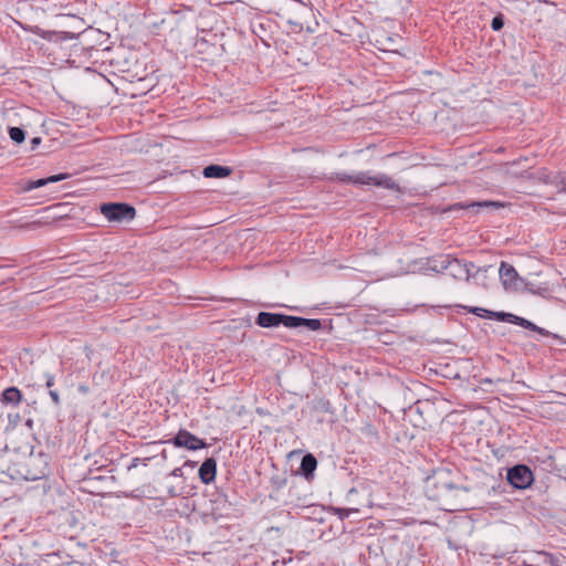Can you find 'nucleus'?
<instances>
[{
	"mask_svg": "<svg viewBox=\"0 0 566 566\" xmlns=\"http://www.w3.org/2000/svg\"><path fill=\"white\" fill-rule=\"evenodd\" d=\"M7 471L12 480H41L49 474V459L42 450H34L20 457H10Z\"/></svg>",
	"mask_w": 566,
	"mask_h": 566,
	"instance_id": "f257e3e1",
	"label": "nucleus"
},
{
	"mask_svg": "<svg viewBox=\"0 0 566 566\" xmlns=\"http://www.w3.org/2000/svg\"><path fill=\"white\" fill-rule=\"evenodd\" d=\"M32 427H7L6 449L10 457H20L36 450Z\"/></svg>",
	"mask_w": 566,
	"mask_h": 566,
	"instance_id": "f03ea898",
	"label": "nucleus"
},
{
	"mask_svg": "<svg viewBox=\"0 0 566 566\" xmlns=\"http://www.w3.org/2000/svg\"><path fill=\"white\" fill-rule=\"evenodd\" d=\"M342 180H346L353 184H360V185H375L378 187H382L386 189H398V186L396 182L387 175H375L371 176L366 172H359L355 176H346L344 175L342 177Z\"/></svg>",
	"mask_w": 566,
	"mask_h": 566,
	"instance_id": "7ed1b4c3",
	"label": "nucleus"
},
{
	"mask_svg": "<svg viewBox=\"0 0 566 566\" xmlns=\"http://www.w3.org/2000/svg\"><path fill=\"white\" fill-rule=\"evenodd\" d=\"M101 212L108 221L132 220L135 217V209L125 203L103 205Z\"/></svg>",
	"mask_w": 566,
	"mask_h": 566,
	"instance_id": "20e7f679",
	"label": "nucleus"
},
{
	"mask_svg": "<svg viewBox=\"0 0 566 566\" xmlns=\"http://www.w3.org/2000/svg\"><path fill=\"white\" fill-rule=\"evenodd\" d=\"M506 479L513 488L523 490L532 484L534 476L528 467L518 464L507 470Z\"/></svg>",
	"mask_w": 566,
	"mask_h": 566,
	"instance_id": "39448f33",
	"label": "nucleus"
},
{
	"mask_svg": "<svg viewBox=\"0 0 566 566\" xmlns=\"http://www.w3.org/2000/svg\"><path fill=\"white\" fill-rule=\"evenodd\" d=\"M501 282L506 291H518L522 289L523 280L513 265L502 262L499 270Z\"/></svg>",
	"mask_w": 566,
	"mask_h": 566,
	"instance_id": "423d86ee",
	"label": "nucleus"
},
{
	"mask_svg": "<svg viewBox=\"0 0 566 566\" xmlns=\"http://www.w3.org/2000/svg\"><path fill=\"white\" fill-rule=\"evenodd\" d=\"M442 269L448 271L449 275L459 280H469L471 276V268L473 264L464 263L458 259H449L448 256L442 260Z\"/></svg>",
	"mask_w": 566,
	"mask_h": 566,
	"instance_id": "0eeeda50",
	"label": "nucleus"
},
{
	"mask_svg": "<svg viewBox=\"0 0 566 566\" xmlns=\"http://www.w3.org/2000/svg\"><path fill=\"white\" fill-rule=\"evenodd\" d=\"M282 325L289 328L306 327L310 331H318L322 323L316 318H303L282 314Z\"/></svg>",
	"mask_w": 566,
	"mask_h": 566,
	"instance_id": "6e6552de",
	"label": "nucleus"
},
{
	"mask_svg": "<svg viewBox=\"0 0 566 566\" xmlns=\"http://www.w3.org/2000/svg\"><path fill=\"white\" fill-rule=\"evenodd\" d=\"M174 444L177 447H185L189 450H198L207 446L202 439L197 438L186 430H180L178 432V434L174 438Z\"/></svg>",
	"mask_w": 566,
	"mask_h": 566,
	"instance_id": "1a4fd4ad",
	"label": "nucleus"
},
{
	"mask_svg": "<svg viewBox=\"0 0 566 566\" xmlns=\"http://www.w3.org/2000/svg\"><path fill=\"white\" fill-rule=\"evenodd\" d=\"M199 478L202 483L209 484L216 479L217 462L213 458L206 459L199 468Z\"/></svg>",
	"mask_w": 566,
	"mask_h": 566,
	"instance_id": "9d476101",
	"label": "nucleus"
},
{
	"mask_svg": "<svg viewBox=\"0 0 566 566\" xmlns=\"http://www.w3.org/2000/svg\"><path fill=\"white\" fill-rule=\"evenodd\" d=\"M493 315H496L497 321L510 322V323H513V324H516V325H520L522 327L530 328L533 331H541V328H538L532 322H530L523 317L516 316L514 314H511V313L501 312V313H493Z\"/></svg>",
	"mask_w": 566,
	"mask_h": 566,
	"instance_id": "9b49d317",
	"label": "nucleus"
},
{
	"mask_svg": "<svg viewBox=\"0 0 566 566\" xmlns=\"http://www.w3.org/2000/svg\"><path fill=\"white\" fill-rule=\"evenodd\" d=\"M256 323L261 327H276L282 323V314L261 312L258 315Z\"/></svg>",
	"mask_w": 566,
	"mask_h": 566,
	"instance_id": "f8f14e48",
	"label": "nucleus"
},
{
	"mask_svg": "<svg viewBox=\"0 0 566 566\" xmlns=\"http://www.w3.org/2000/svg\"><path fill=\"white\" fill-rule=\"evenodd\" d=\"M66 178H67L66 174H59V175H53V176H50V177L43 178V179L31 180L24 187V190L25 191H31L33 189L41 188V187H43V186H45L48 184L57 182V181L64 180Z\"/></svg>",
	"mask_w": 566,
	"mask_h": 566,
	"instance_id": "ddd939ff",
	"label": "nucleus"
},
{
	"mask_svg": "<svg viewBox=\"0 0 566 566\" xmlns=\"http://www.w3.org/2000/svg\"><path fill=\"white\" fill-rule=\"evenodd\" d=\"M317 467V460L312 453H307L301 461V471L306 479L313 476L314 471Z\"/></svg>",
	"mask_w": 566,
	"mask_h": 566,
	"instance_id": "4468645a",
	"label": "nucleus"
},
{
	"mask_svg": "<svg viewBox=\"0 0 566 566\" xmlns=\"http://www.w3.org/2000/svg\"><path fill=\"white\" fill-rule=\"evenodd\" d=\"M231 172L230 168L218 165H210L203 168V176L206 178H224Z\"/></svg>",
	"mask_w": 566,
	"mask_h": 566,
	"instance_id": "2eb2a0df",
	"label": "nucleus"
},
{
	"mask_svg": "<svg viewBox=\"0 0 566 566\" xmlns=\"http://www.w3.org/2000/svg\"><path fill=\"white\" fill-rule=\"evenodd\" d=\"M22 394L17 387H9L2 392V402L8 405H17L21 401Z\"/></svg>",
	"mask_w": 566,
	"mask_h": 566,
	"instance_id": "dca6fc26",
	"label": "nucleus"
},
{
	"mask_svg": "<svg viewBox=\"0 0 566 566\" xmlns=\"http://www.w3.org/2000/svg\"><path fill=\"white\" fill-rule=\"evenodd\" d=\"M482 207H502V203L496 201H473L470 203H455L453 205V209H474V208H482Z\"/></svg>",
	"mask_w": 566,
	"mask_h": 566,
	"instance_id": "f3484780",
	"label": "nucleus"
},
{
	"mask_svg": "<svg viewBox=\"0 0 566 566\" xmlns=\"http://www.w3.org/2000/svg\"><path fill=\"white\" fill-rule=\"evenodd\" d=\"M9 136L17 144H21L25 138L24 130L19 127H11L9 129Z\"/></svg>",
	"mask_w": 566,
	"mask_h": 566,
	"instance_id": "a211bd4d",
	"label": "nucleus"
},
{
	"mask_svg": "<svg viewBox=\"0 0 566 566\" xmlns=\"http://www.w3.org/2000/svg\"><path fill=\"white\" fill-rule=\"evenodd\" d=\"M472 313H474L475 315L480 316V317H489V318H495L496 319V315H493L494 312L492 311H489V310H485V308H482V307H473L471 310Z\"/></svg>",
	"mask_w": 566,
	"mask_h": 566,
	"instance_id": "6ab92c4d",
	"label": "nucleus"
},
{
	"mask_svg": "<svg viewBox=\"0 0 566 566\" xmlns=\"http://www.w3.org/2000/svg\"><path fill=\"white\" fill-rule=\"evenodd\" d=\"M149 461V458H145V459H139V458H134L132 459L130 463L127 465V471H132L133 469H136L139 464H142L143 467H147V462Z\"/></svg>",
	"mask_w": 566,
	"mask_h": 566,
	"instance_id": "aec40b11",
	"label": "nucleus"
},
{
	"mask_svg": "<svg viewBox=\"0 0 566 566\" xmlns=\"http://www.w3.org/2000/svg\"><path fill=\"white\" fill-rule=\"evenodd\" d=\"M336 512H337L339 518L344 520L346 517H349V515L352 513H357L358 510L357 509H337Z\"/></svg>",
	"mask_w": 566,
	"mask_h": 566,
	"instance_id": "412c9836",
	"label": "nucleus"
},
{
	"mask_svg": "<svg viewBox=\"0 0 566 566\" xmlns=\"http://www.w3.org/2000/svg\"><path fill=\"white\" fill-rule=\"evenodd\" d=\"M491 27L494 31H499L503 28V20L501 17H495L492 20Z\"/></svg>",
	"mask_w": 566,
	"mask_h": 566,
	"instance_id": "4be33fe9",
	"label": "nucleus"
},
{
	"mask_svg": "<svg viewBox=\"0 0 566 566\" xmlns=\"http://www.w3.org/2000/svg\"><path fill=\"white\" fill-rule=\"evenodd\" d=\"M49 395H50V397H51L52 401H53L55 405H59V403H60V396H59L57 391H55V390H50V391H49Z\"/></svg>",
	"mask_w": 566,
	"mask_h": 566,
	"instance_id": "5701e85b",
	"label": "nucleus"
},
{
	"mask_svg": "<svg viewBox=\"0 0 566 566\" xmlns=\"http://www.w3.org/2000/svg\"><path fill=\"white\" fill-rule=\"evenodd\" d=\"M54 385V376L51 374L45 375V386L51 388Z\"/></svg>",
	"mask_w": 566,
	"mask_h": 566,
	"instance_id": "b1692460",
	"label": "nucleus"
},
{
	"mask_svg": "<svg viewBox=\"0 0 566 566\" xmlns=\"http://www.w3.org/2000/svg\"><path fill=\"white\" fill-rule=\"evenodd\" d=\"M30 144H31V150H35L36 147L41 144V138L34 137L31 139Z\"/></svg>",
	"mask_w": 566,
	"mask_h": 566,
	"instance_id": "393cba45",
	"label": "nucleus"
},
{
	"mask_svg": "<svg viewBox=\"0 0 566 566\" xmlns=\"http://www.w3.org/2000/svg\"><path fill=\"white\" fill-rule=\"evenodd\" d=\"M171 475H174V476H181L182 475L181 468L174 469L172 472H171Z\"/></svg>",
	"mask_w": 566,
	"mask_h": 566,
	"instance_id": "a878e982",
	"label": "nucleus"
},
{
	"mask_svg": "<svg viewBox=\"0 0 566 566\" xmlns=\"http://www.w3.org/2000/svg\"><path fill=\"white\" fill-rule=\"evenodd\" d=\"M412 437H413L412 434L408 436V434L405 432V433H403V436H402V438H400L399 436H397V438H396V439H397L398 441H401V440H410V439H412Z\"/></svg>",
	"mask_w": 566,
	"mask_h": 566,
	"instance_id": "bb28decb",
	"label": "nucleus"
},
{
	"mask_svg": "<svg viewBox=\"0 0 566 566\" xmlns=\"http://www.w3.org/2000/svg\"><path fill=\"white\" fill-rule=\"evenodd\" d=\"M542 556L544 557V559H545V562H546L547 564H548V563L551 562V559H552V556H551V555H548V554H543Z\"/></svg>",
	"mask_w": 566,
	"mask_h": 566,
	"instance_id": "cd10ccee",
	"label": "nucleus"
},
{
	"mask_svg": "<svg viewBox=\"0 0 566 566\" xmlns=\"http://www.w3.org/2000/svg\"><path fill=\"white\" fill-rule=\"evenodd\" d=\"M78 390H80L81 392H83V394H86V392H87V387H86V386H84V385H82V386H80V387H78Z\"/></svg>",
	"mask_w": 566,
	"mask_h": 566,
	"instance_id": "c85d7f7f",
	"label": "nucleus"
},
{
	"mask_svg": "<svg viewBox=\"0 0 566 566\" xmlns=\"http://www.w3.org/2000/svg\"><path fill=\"white\" fill-rule=\"evenodd\" d=\"M523 566H538V565H534V564H531V563L524 562V563H523Z\"/></svg>",
	"mask_w": 566,
	"mask_h": 566,
	"instance_id": "c756f323",
	"label": "nucleus"
},
{
	"mask_svg": "<svg viewBox=\"0 0 566 566\" xmlns=\"http://www.w3.org/2000/svg\"><path fill=\"white\" fill-rule=\"evenodd\" d=\"M24 424H27V426L32 424V420H31V419H27V420H25V422H24Z\"/></svg>",
	"mask_w": 566,
	"mask_h": 566,
	"instance_id": "7c9ffc66",
	"label": "nucleus"
},
{
	"mask_svg": "<svg viewBox=\"0 0 566 566\" xmlns=\"http://www.w3.org/2000/svg\"><path fill=\"white\" fill-rule=\"evenodd\" d=\"M6 485H7V484H6L4 482L0 481V490H1L2 488H4Z\"/></svg>",
	"mask_w": 566,
	"mask_h": 566,
	"instance_id": "2f4dec72",
	"label": "nucleus"
}]
</instances>
